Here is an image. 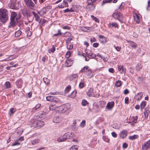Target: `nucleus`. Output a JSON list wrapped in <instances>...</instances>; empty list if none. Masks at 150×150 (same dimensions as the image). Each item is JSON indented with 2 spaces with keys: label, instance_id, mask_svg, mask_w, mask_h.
<instances>
[{
  "label": "nucleus",
  "instance_id": "nucleus-35",
  "mask_svg": "<svg viewBox=\"0 0 150 150\" xmlns=\"http://www.w3.org/2000/svg\"><path fill=\"white\" fill-rule=\"evenodd\" d=\"M54 97L53 96H48L46 97V99L47 101H53Z\"/></svg>",
  "mask_w": 150,
  "mask_h": 150
},
{
  "label": "nucleus",
  "instance_id": "nucleus-42",
  "mask_svg": "<svg viewBox=\"0 0 150 150\" xmlns=\"http://www.w3.org/2000/svg\"><path fill=\"white\" fill-rule=\"evenodd\" d=\"M73 48V45L71 43H68L67 46V49L69 50H71Z\"/></svg>",
  "mask_w": 150,
  "mask_h": 150
},
{
  "label": "nucleus",
  "instance_id": "nucleus-48",
  "mask_svg": "<svg viewBox=\"0 0 150 150\" xmlns=\"http://www.w3.org/2000/svg\"><path fill=\"white\" fill-rule=\"evenodd\" d=\"M115 85L117 87H120L121 85V81L118 80L115 83Z\"/></svg>",
  "mask_w": 150,
  "mask_h": 150
},
{
  "label": "nucleus",
  "instance_id": "nucleus-54",
  "mask_svg": "<svg viewBox=\"0 0 150 150\" xmlns=\"http://www.w3.org/2000/svg\"><path fill=\"white\" fill-rule=\"evenodd\" d=\"M78 148V147L77 146H73L70 148V150H77Z\"/></svg>",
  "mask_w": 150,
  "mask_h": 150
},
{
  "label": "nucleus",
  "instance_id": "nucleus-7",
  "mask_svg": "<svg viewBox=\"0 0 150 150\" xmlns=\"http://www.w3.org/2000/svg\"><path fill=\"white\" fill-rule=\"evenodd\" d=\"M112 16L115 19H117L120 22H122V16L121 14L118 13H115L112 14Z\"/></svg>",
  "mask_w": 150,
  "mask_h": 150
},
{
  "label": "nucleus",
  "instance_id": "nucleus-64",
  "mask_svg": "<svg viewBox=\"0 0 150 150\" xmlns=\"http://www.w3.org/2000/svg\"><path fill=\"white\" fill-rule=\"evenodd\" d=\"M114 47H115V49L118 51H120L121 49V47L119 46H117L115 47V45H114Z\"/></svg>",
  "mask_w": 150,
  "mask_h": 150
},
{
  "label": "nucleus",
  "instance_id": "nucleus-52",
  "mask_svg": "<svg viewBox=\"0 0 150 150\" xmlns=\"http://www.w3.org/2000/svg\"><path fill=\"white\" fill-rule=\"evenodd\" d=\"M142 66L140 64H138L136 67V69L138 71L141 69Z\"/></svg>",
  "mask_w": 150,
  "mask_h": 150
},
{
  "label": "nucleus",
  "instance_id": "nucleus-18",
  "mask_svg": "<svg viewBox=\"0 0 150 150\" xmlns=\"http://www.w3.org/2000/svg\"><path fill=\"white\" fill-rule=\"evenodd\" d=\"M99 40L101 42L103 43H105L106 42V39L103 36L100 35L99 36Z\"/></svg>",
  "mask_w": 150,
  "mask_h": 150
},
{
  "label": "nucleus",
  "instance_id": "nucleus-11",
  "mask_svg": "<svg viewBox=\"0 0 150 150\" xmlns=\"http://www.w3.org/2000/svg\"><path fill=\"white\" fill-rule=\"evenodd\" d=\"M21 144V143L18 142V141H15L12 144L11 146L14 147L15 149H17L20 147Z\"/></svg>",
  "mask_w": 150,
  "mask_h": 150
},
{
  "label": "nucleus",
  "instance_id": "nucleus-41",
  "mask_svg": "<svg viewBox=\"0 0 150 150\" xmlns=\"http://www.w3.org/2000/svg\"><path fill=\"white\" fill-rule=\"evenodd\" d=\"M21 31L20 30H18L15 32V36L16 37H18L21 35Z\"/></svg>",
  "mask_w": 150,
  "mask_h": 150
},
{
  "label": "nucleus",
  "instance_id": "nucleus-59",
  "mask_svg": "<svg viewBox=\"0 0 150 150\" xmlns=\"http://www.w3.org/2000/svg\"><path fill=\"white\" fill-rule=\"evenodd\" d=\"M81 30L83 31L84 32H88L89 31H88V29H87V28H85L84 27H82L81 28Z\"/></svg>",
  "mask_w": 150,
  "mask_h": 150
},
{
  "label": "nucleus",
  "instance_id": "nucleus-5",
  "mask_svg": "<svg viewBox=\"0 0 150 150\" xmlns=\"http://www.w3.org/2000/svg\"><path fill=\"white\" fill-rule=\"evenodd\" d=\"M26 6L32 9H34L35 7V4L32 0H24Z\"/></svg>",
  "mask_w": 150,
  "mask_h": 150
},
{
  "label": "nucleus",
  "instance_id": "nucleus-56",
  "mask_svg": "<svg viewBox=\"0 0 150 150\" xmlns=\"http://www.w3.org/2000/svg\"><path fill=\"white\" fill-rule=\"evenodd\" d=\"M55 50V47H54V46L53 45L52 47L50 50V51L49 50L48 51L49 53H50L51 52L52 53H53L54 52Z\"/></svg>",
  "mask_w": 150,
  "mask_h": 150
},
{
  "label": "nucleus",
  "instance_id": "nucleus-60",
  "mask_svg": "<svg viewBox=\"0 0 150 150\" xmlns=\"http://www.w3.org/2000/svg\"><path fill=\"white\" fill-rule=\"evenodd\" d=\"M129 98L128 97H126L125 98V104H128L129 103Z\"/></svg>",
  "mask_w": 150,
  "mask_h": 150
},
{
  "label": "nucleus",
  "instance_id": "nucleus-29",
  "mask_svg": "<svg viewBox=\"0 0 150 150\" xmlns=\"http://www.w3.org/2000/svg\"><path fill=\"white\" fill-rule=\"evenodd\" d=\"M78 77V74H72L70 77L71 81L77 78Z\"/></svg>",
  "mask_w": 150,
  "mask_h": 150
},
{
  "label": "nucleus",
  "instance_id": "nucleus-63",
  "mask_svg": "<svg viewBox=\"0 0 150 150\" xmlns=\"http://www.w3.org/2000/svg\"><path fill=\"white\" fill-rule=\"evenodd\" d=\"M18 131L17 132V134L18 135H21L23 132V130L22 129H20L18 130Z\"/></svg>",
  "mask_w": 150,
  "mask_h": 150
},
{
  "label": "nucleus",
  "instance_id": "nucleus-6",
  "mask_svg": "<svg viewBox=\"0 0 150 150\" xmlns=\"http://www.w3.org/2000/svg\"><path fill=\"white\" fill-rule=\"evenodd\" d=\"M60 111L62 113H64L68 111L70 108V105L69 104L63 105L62 106L60 105Z\"/></svg>",
  "mask_w": 150,
  "mask_h": 150
},
{
  "label": "nucleus",
  "instance_id": "nucleus-37",
  "mask_svg": "<svg viewBox=\"0 0 150 150\" xmlns=\"http://www.w3.org/2000/svg\"><path fill=\"white\" fill-rule=\"evenodd\" d=\"M146 105V102L145 101L142 102L140 104L141 109L142 110L144 109Z\"/></svg>",
  "mask_w": 150,
  "mask_h": 150
},
{
  "label": "nucleus",
  "instance_id": "nucleus-13",
  "mask_svg": "<svg viewBox=\"0 0 150 150\" xmlns=\"http://www.w3.org/2000/svg\"><path fill=\"white\" fill-rule=\"evenodd\" d=\"M150 147V141H147L143 145L142 150H146L149 148Z\"/></svg>",
  "mask_w": 150,
  "mask_h": 150
},
{
  "label": "nucleus",
  "instance_id": "nucleus-21",
  "mask_svg": "<svg viewBox=\"0 0 150 150\" xmlns=\"http://www.w3.org/2000/svg\"><path fill=\"white\" fill-rule=\"evenodd\" d=\"M108 27L110 28H112L113 27H117L118 25L116 23L111 22L108 24Z\"/></svg>",
  "mask_w": 150,
  "mask_h": 150
},
{
  "label": "nucleus",
  "instance_id": "nucleus-57",
  "mask_svg": "<svg viewBox=\"0 0 150 150\" xmlns=\"http://www.w3.org/2000/svg\"><path fill=\"white\" fill-rule=\"evenodd\" d=\"M40 106L41 104H38L35 107L33 108V110H36L37 109L39 108L40 107Z\"/></svg>",
  "mask_w": 150,
  "mask_h": 150
},
{
  "label": "nucleus",
  "instance_id": "nucleus-61",
  "mask_svg": "<svg viewBox=\"0 0 150 150\" xmlns=\"http://www.w3.org/2000/svg\"><path fill=\"white\" fill-rule=\"evenodd\" d=\"M62 28L64 29H68V30H69L70 29V27L67 26V25H66V26H64V25H63L62 26Z\"/></svg>",
  "mask_w": 150,
  "mask_h": 150
},
{
  "label": "nucleus",
  "instance_id": "nucleus-12",
  "mask_svg": "<svg viewBox=\"0 0 150 150\" xmlns=\"http://www.w3.org/2000/svg\"><path fill=\"white\" fill-rule=\"evenodd\" d=\"M69 6L68 3L65 0H64L62 4H59L58 5V7L60 8H63L66 7H68Z\"/></svg>",
  "mask_w": 150,
  "mask_h": 150
},
{
  "label": "nucleus",
  "instance_id": "nucleus-27",
  "mask_svg": "<svg viewBox=\"0 0 150 150\" xmlns=\"http://www.w3.org/2000/svg\"><path fill=\"white\" fill-rule=\"evenodd\" d=\"M59 107V105H57L54 104L53 103L52 104V105H51L49 107V108L51 110H54L56 108H58Z\"/></svg>",
  "mask_w": 150,
  "mask_h": 150
},
{
  "label": "nucleus",
  "instance_id": "nucleus-22",
  "mask_svg": "<svg viewBox=\"0 0 150 150\" xmlns=\"http://www.w3.org/2000/svg\"><path fill=\"white\" fill-rule=\"evenodd\" d=\"M31 13L33 14L34 17H35V20L38 22L39 21L40 17L38 14L34 11H32Z\"/></svg>",
  "mask_w": 150,
  "mask_h": 150
},
{
  "label": "nucleus",
  "instance_id": "nucleus-4",
  "mask_svg": "<svg viewBox=\"0 0 150 150\" xmlns=\"http://www.w3.org/2000/svg\"><path fill=\"white\" fill-rule=\"evenodd\" d=\"M45 124L44 122L39 120L34 121L32 124V126L34 127H41L43 126Z\"/></svg>",
  "mask_w": 150,
  "mask_h": 150
},
{
  "label": "nucleus",
  "instance_id": "nucleus-43",
  "mask_svg": "<svg viewBox=\"0 0 150 150\" xmlns=\"http://www.w3.org/2000/svg\"><path fill=\"white\" fill-rule=\"evenodd\" d=\"M71 89V86L69 85L67 86L65 89V93H68L70 90Z\"/></svg>",
  "mask_w": 150,
  "mask_h": 150
},
{
  "label": "nucleus",
  "instance_id": "nucleus-34",
  "mask_svg": "<svg viewBox=\"0 0 150 150\" xmlns=\"http://www.w3.org/2000/svg\"><path fill=\"white\" fill-rule=\"evenodd\" d=\"M72 62H70L69 61L66 60L65 62V66L67 67H69L72 65Z\"/></svg>",
  "mask_w": 150,
  "mask_h": 150
},
{
  "label": "nucleus",
  "instance_id": "nucleus-19",
  "mask_svg": "<svg viewBox=\"0 0 150 150\" xmlns=\"http://www.w3.org/2000/svg\"><path fill=\"white\" fill-rule=\"evenodd\" d=\"M52 101L54 102L53 104L59 105V106L61 105L60 100L58 98H55V97H54V99Z\"/></svg>",
  "mask_w": 150,
  "mask_h": 150
},
{
  "label": "nucleus",
  "instance_id": "nucleus-33",
  "mask_svg": "<svg viewBox=\"0 0 150 150\" xmlns=\"http://www.w3.org/2000/svg\"><path fill=\"white\" fill-rule=\"evenodd\" d=\"M143 96V93L142 92L138 93L136 96L137 97V100L139 101L142 98Z\"/></svg>",
  "mask_w": 150,
  "mask_h": 150
},
{
  "label": "nucleus",
  "instance_id": "nucleus-49",
  "mask_svg": "<svg viewBox=\"0 0 150 150\" xmlns=\"http://www.w3.org/2000/svg\"><path fill=\"white\" fill-rule=\"evenodd\" d=\"M97 56L100 57L101 59H102L103 60L104 62H107L108 60V58L107 57H104L101 56L100 55H97Z\"/></svg>",
  "mask_w": 150,
  "mask_h": 150
},
{
  "label": "nucleus",
  "instance_id": "nucleus-30",
  "mask_svg": "<svg viewBox=\"0 0 150 150\" xmlns=\"http://www.w3.org/2000/svg\"><path fill=\"white\" fill-rule=\"evenodd\" d=\"M139 136L137 135H134L133 136H129V139L130 140H134L138 138Z\"/></svg>",
  "mask_w": 150,
  "mask_h": 150
},
{
  "label": "nucleus",
  "instance_id": "nucleus-50",
  "mask_svg": "<svg viewBox=\"0 0 150 150\" xmlns=\"http://www.w3.org/2000/svg\"><path fill=\"white\" fill-rule=\"evenodd\" d=\"M146 9L147 11L150 10V1L149 0L148 1L146 7Z\"/></svg>",
  "mask_w": 150,
  "mask_h": 150
},
{
  "label": "nucleus",
  "instance_id": "nucleus-53",
  "mask_svg": "<svg viewBox=\"0 0 150 150\" xmlns=\"http://www.w3.org/2000/svg\"><path fill=\"white\" fill-rule=\"evenodd\" d=\"M91 17L96 22L99 23V21L98 19L96 17H95L93 15H92L91 16Z\"/></svg>",
  "mask_w": 150,
  "mask_h": 150
},
{
  "label": "nucleus",
  "instance_id": "nucleus-36",
  "mask_svg": "<svg viewBox=\"0 0 150 150\" xmlns=\"http://www.w3.org/2000/svg\"><path fill=\"white\" fill-rule=\"evenodd\" d=\"M97 1V0H88L87 1V5L94 4L93 3Z\"/></svg>",
  "mask_w": 150,
  "mask_h": 150
},
{
  "label": "nucleus",
  "instance_id": "nucleus-51",
  "mask_svg": "<svg viewBox=\"0 0 150 150\" xmlns=\"http://www.w3.org/2000/svg\"><path fill=\"white\" fill-rule=\"evenodd\" d=\"M88 103L87 101L85 99L83 100L81 102L82 105L83 106H86Z\"/></svg>",
  "mask_w": 150,
  "mask_h": 150
},
{
  "label": "nucleus",
  "instance_id": "nucleus-15",
  "mask_svg": "<svg viewBox=\"0 0 150 150\" xmlns=\"http://www.w3.org/2000/svg\"><path fill=\"white\" fill-rule=\"evenodd\" d=\"M127 130H122L120 132V136L122 139L125 138L127 136Z\"/></svg>",
  "mask_w": 150,
  "mask_h": 150
},
{
  "label": "nucleus",
  "instance_id": "nucleus-23",
  "mask_svg": "<svg viewBox=\"0 0 150 150\" xmlns=\"http://www.w3.org/2000/svg\"><path fill=\"white\" fill-rule=\"evenodd\" d=\"M8 6L11 8L13 9H16L17 8V7L16 6L15 3L14 1H11L9 3Z\"/></svg>",
  "mask_w": 150,
  "mask_h": 150
},
{
  "label": "nucleus",
  "instance_id": "nucleus-45",
  "mask_svg": "<svg viewBox=\"0 0 150 150\" xmlns=\"http://www.w3.org/2000/svg\"><path fill=\"white\" fill-rule=\"evenodd\" d=\"M5 86L6 88H8L11 87L10 83L8 81H6L5 83Z\"/></svg>",
  "mask_w": 150,
  "mask_h": 150
},
{
  "label": "nucleus",
  "instance_id": "nucleus-58",
  "mask_svg": "<svg viewBox=\"0 0 150 150\" xmlns=\"http://www.w3.org/2000/svg\"><path fill=\"white\" fill-rule=\"evenodd\" d=\"M134 20L136 21V22L137 23H138L139 21V18H137V16H134Z\"/></svg>",
  "mask_w": 150,
  "mask_h": 150
},
{
  "label": "nucleus",
  "instance_id": "nucleus-31",
  "mask_svg": "<svg viewBox=\"0 0 150 150\" xmlns=\"http://www.w3.org/2000/svg\"><path fill=\"white\" fill-rule=\"evenodd\" d=\"M138 117L137 116H133L130 118V120L132 122H134V123H136L137 122V120Z\"/></svg>",
  "mask_w": 150,
  "mask_h": 150
},
{
  "label": "nucleus",
  "instance_id": "nucleus-3",
  "mask_svg": "<svg viewBox=\"0 0 150 150\" xmlns=\"http://www.w3.org/2000/svg\"><path fill=\"white\" fill-rule=\"evenodd\" d=\"M74 134L73 132L65 133L64 135L57 138V141H66V140L71 138Z\"/></svg>",
  "mask_w": 150,
  "mask_h": 150
},
{
  "label": "nucleus",
  "instance_id": "nucleus-9",
  "mask_svg": "<svg viewBox=\"0 0 150 150\" xmlns=\"http://www.w3.org/2000/svg\"><path fill=\"white\" fill-rule=\"evenodd\" d=\"M22 13L24 16H26L28 18L31 16V14L28 13L27 9L26 8L22 9Z\"/></svg>",
  "mask_w": 150,
  "mask_h": 150
},
{
  "label": "nucleus",
  "instance_id": "nucleus-32",
  "mask_svg": "<svg viewBox=\"0 0 150 150\" xmlns=\"http://www.w3.org/2000/svg\"><path fill=\"white\" fill-rule=\"evenodd\" d=\"M38 13L41 16H42L43 15L46 14L45 11H44L43 8H42L39 11Z\"/></svg>",
  "mask_w": 150,
  "mask_h": 150
},
{
  "label": "nucleus",
  "instance_id": "nucleus-8",
  "mask_svg": "<svg viewBox=\"0 0 150 150\" xmlns=\"http://www.w3.org/2000/svg\"><path fill=\"white\" fill-rule=\"evenodd\" d=\"M16 15L17 13H16L14 12H11L10 23V24L11 25H13L15 24V18L16 17Z\"/></svg>",
  "mask_w": 150,
  "mask_h": 150
},
{
  "label": "nucleus",
  "instance_id": "nucleus-20",
  "mask_svg": "<svg viewBox=\"0 0 150 150\" xmlns=\"http://www.w3.org/2000/svg\"><path fill=\"white\" fill-rule=\"evenodd\" d=\"M127 42L129 43V46L133 48H136L137 47V45L134 42L127 41Z\"/></svg>",
  "mask_w": 150,
  "mask_h": 150
},
{
  "label": "nucleus",
  "instance_id": "nucleus-47",
  "mask_svg": "<svg viewBox=\"0 0 150 150\" xmlns=\"http://www.w3.org/2000/svg\"><path fill=\"white\" fill-rule=\"evenodd\" d=\"M46 9V11L48 12L52 8V6L50 5H47L44 7Z\"/></svg>",
  "mask_w": 150,
  "mask_h": 150
},
{
  "label": "nucleus",
  "instance_id": "nucleus-14",
  "mask_svg": "<svg viewBox=\"0 0 150 150\" xmlns=\"http://www.w3.org/2000/svg\"><path fill=\"white\" fill-rule=\"evenodd\" d=\"M114 105V102H109L107 105L106 108L108 110H110L113 108Z\"/></svg>",
  "mask_w": 150,
  "mask_h": 150
},
{
  "label": "nucleus",
  "instance_id": "nucleus-38",
  "mask_svg": "<svg viewBox=\"0 0 150 150\" xmlns=\"http://www.w3.org/2000/svg\"><path fill=\"white\" fill-rule=\"evenodd\" d=\"M149 112V111L148 108H146L145 109V112L144 113L145 118H147L148 117Z\"/></svg>",
  "mask_w": 150,
  "mask_h": 150
},
{
  "label": "nucleus",
  "instance_id": "nucleus-55",
  "mask_svg": "<svg viewBox=\"0 0 150 150\" xmlns=\"http://www.w3.org/2000/svg\"><path fill=\"white\" fill-rule=\"evenodd\" d=\"M71 56V52L70 51H68L66 54V57L67 58H69Z\"/></svg>",
  "mask_w": 150,
  "mask_h": 150
},
{
  "label": "nucleus",
  "instance_id": "nucleus-1",
  "mask_svg": "<svg viewBox=\"0 0 150 150\" xmlns=\"http://www.w3.org/2000/svg\"><path fill=\"white\" fill-rule=\"evenodd\" d=\"M8 11L6 9H0V20L2 23L6 22L8 19Z\"/></svg>",
  "mask_w": 150,
  "mask_h": 150
},
{
  "label": "nucleus",
  "instance_id": "nucleus-46",
  "mask_svg": "<svg viewBox=\"0 0 150 150\" xmlns=\"http://www.w3.org/2000/svg\"><path fill=\"white\" fill-rule=\"evenodd\" d=\"M86 125V121L84 120H83L82 122L80 123V125L81 127H83Z\"/></svg>",
  "mask_w": 150,
  "mask_h": 150
},
{
  "label": "nucleus",
  "instance_id": "nucleus-10",
  "mask_svg": "<svg viewBox=\"0 0 150 150\" xmlns=\"http://www.w3.org/2000/svg\"><path fill=\"white\" fill-rule=\"evenodd\" d=\"M45 115V114L43 112H39L36 115L35 117H36V119H39V118H40L42 119L44 118Z\"/></svg>",
  "mask_w": 150,
  "mask_h": 150
},
{
  "label": "nucleus",
  "instance_id": "nucleus-26",
  "mask_svg": "<svg viewBox=\"0 0 150 150\" xmlns=\"http://www.w3.org/2000/svg\"><path fill=\"white\" fill-rule=\"evenodd\" d=\"M76 122L75 120H74L72 126V129L73 131H76L78 130V127L76 125Z\"/></svg>",
  "mask_w": 150,
  "mask_h": 150
},
{
  "label": "nucleus",
  "instance_id": "nucleus-17",
  "mask_svg": "<svg viewBox=\"0 0 150 150\" xmlns=\"http://www.w3.org/2000/svg\"><path fill=\"white\" fill-rule=\"evenodd\" d=\"M62 120L61 117L58 116H56L54 117L53 120V122L56 123H58L60 122Z\"/></svg>",
  "mask_w": 150,
  "mask_h": 150
},
{
  "label": "nucleus",
  "instance_id": "nucleus-25",
  "mask_svg": "<svg viewBox=\"0 0 150 150\" xmlns=\"http://www.w3.org/2000/svg\"><path fill=\"white\" fill-rule=\"evenodd\" d=\"M86 7L90 11H92L94 10L95 6L94 4L92 5H87Z\"/></svg>",
  "mask_w": 150,
  "mask_h": 150
},
{
  "label": "nucleus",
  "instance_id": "nucleus-44",
  "mask_svg": "<svg viewBox=\"0 0 150 150\" xmlns=\"http://www.w3.org/2000/svg\"><path fill=\"white\" fill-rule=\"evenodd\" d=\"M43 80L46 84H48L50 83L49 80L47 78H44Z\"/></svg>",
  "mask_w": 150,
  "mask_h": 150
},
{
  "label": "nucleus",
  "instance_id": "nucleus-62",
  "mask_svg": "<svg viewBox=\"0 0 150 150\" xmlns=\"http://www.w3.org/2000/svg\"><path fill=\"white\" fill-rule=\"evenodd\" d=\"M72 40V38H69L66 40V42L67 43H69L70 41Z\"/></svg>",
  "mask_w": 150,
  "mask_h": 150
},
{
  "label": "nucleus",
  "instance_id": "nucleus-40",
  "mask_svg": "<svg viewBox=\"0 0 150 150\" xmlns=\"http://www.w3.org/2000/svg\"><path fill=\"white\" fill-rule=\"evenodd\" d=\"M85 86L84 82L83 81H81L79 84V87L80 88H83Z\"/></svg>",
  "mask_w": 150,
  "mask_h": 150
},
{
  "label": "nucleus",
  "instance_id": "nucleus-39",
  "mask_svg": "<svg viewBox=\"0 0 150 150\" xmlns=\"http://www.w3.org/2000/svg\"><path fill=\"white\" fill-rule=\"evenodd\" d=\"M112 1V0H103L102 1L101 5L103 6L106 3H110Z\"/></svg>",
  "mask_w": 150,
  "mask_h": 150
},
{
  "label": "nucleus",
  "instance_id": "nucleus-2",
  "mask_svg": "<svg viewBox=\"0 0 150 150\" xmlns=\"http://www.w3.org/2000/svg\"><path fill=\"white\" fill-rule=\"evenodd\" d=\"M80 72V73H86V74L87 76L90 78L94 76L91 69L88 66H85L81 69Z\"/></svg>",
  "mask_w": 150,
  "mask_h": 150
},
{
  "label": "nucleus",
  "instance_id": "nucleus-16",
  "mask_svg": "<svg viewBox=\"0 0 150 150\" xmlns=\"http://www.w3.org/2000/svg\"><path fill=\"white\" fill-rule=\"evenodd\" d=\"M86 54L88 56H90L91 57V58H95L96 57V54L90 50H87Z\"/></svg>",
  "mask_w": 150,
  "mask_h": 150
},
{
  "label": "nucleus",
  "instance_id": "nucleus-28",
  "mask_svg": "<svg viewBox=\"0 0 150 150\" xmlns=\"http://www.w3.org/2000/svg\"><path fill=\"white\" fill-rule=\"evenodd\" d=\"M93 88H90L88 91L87 94L88 96L90 97L92 96L93 95Z\"/></svg>",
  "mask_w": 150,
  "mask_h": 150
},
{
  "label": "nucleus",
  "instance_id": "nucleus-24",
  "mask_svg": "<svg viewBox=\"0 0 150 150\" xmlns=\"http://www.w3.org/2000/svg\"><path fill=\"white\" fill-rule=\"evenodd\" d=\"M118 70L121 73H125V69L122 65L118 66Z\"/></svg>",
  "mask_w": 150,
  "mask_h": 150
}]
</instances>
